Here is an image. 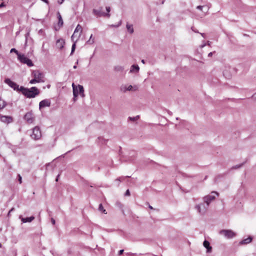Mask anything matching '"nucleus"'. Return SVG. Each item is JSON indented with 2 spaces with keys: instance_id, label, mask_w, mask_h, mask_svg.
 <instances>
[{
  "instance_id": "nucleus-54",
  "label": "nucleus",
  "mask_w": 256,
  "mask_h": 256,
  "mask_svg": "<svg viewBox=\"0 0 256 256\" xmlns=\"http://www.w3.org/2000/svg\"><path fill=\"white\" fill-rule=\"evenodd\" d=\"M252 97L254 98H256V92L254 94V95L252 96Z\"/></svg>"
},
{
  "instance_id": "nucleus-20",
  "label": "nucleus",
  "mask_w": 256,
  "mask_h": 256,
  "mask_svg": "<svg viewBox=\"0 0 256 256\" xmlns=\"http://www.w3.org/2000/svg\"><path fill=\"white\" fill-rule=\"evenodd\" d=\"M252 237L249 236V237H248L242 240L240 242V244H249L250 242H251V241L252 240Z\"/></svg>"
},
{
  "instance_id": "nucleus-46",
  "label": "nucleus",
  "mask_w": 256,
  "mask_h": 256,
  "mask_svg": "<svg viewBox=\"0 0 256 256\" xmlns=\"http://www.w3.org/2000/svg\"><path fill=\"white\" fill-rule=\"evenodd\" d=\"M214 52H210L208 54V57H210L212 56V54H213Z\"/></svg>"
},
{
  "instance_id": "nucleus-26",
  "label": "nucleus",
  "mask_w": 256,
  "mask_h": 256,
  "mask_svg": "<svg viewBox=\"0 0 256 256\" xmlns=\"http://www.w3.org/2000/svg\"><path fill=\"white\" fill-rule=\"evenodd\" d=\"M78 40V39H76V40H74V42L72 45V50H71V53H70V55L74 53V52L75 50V49H76V41Z\"/></svg>"
},
{
  "instance_id": "nucleus-49",
  "label": "nucleus",
  "mask_w": 256,
  "mask_h": 256,
  "mask_svg": "<svg viewBox=\"0 0 256 256\" xmlns=\"http://www.w3.org/2000/svg\"><path fill=\"white\" fill-rule=\"evenodd\" d=\"M206 46V44H202V45L200 46V47H201L202 48H204V46Z\"/></svg>"
},
{
  "instance_id": "nucleus-5",
  "label": "nucleus",
  "mask_w": 256,
  "mask_h": 256,
  "mask_svg": "<svg viewBox=\"0 0 256 256\" xmlns=\"http://www.w3.org/2000/svg\"><path fill=\"white\" fill-rule=\"evenodd\" d=\"M219 233L227 238H232L236 236V234L230 230H222Z\"/></svg>"
},
{
  "instance_id": "nucleus-36",
  "label": "nucleus",
  "mask_w": 256,
  "mask_h": 256,
  "mask_svg": "<svg viewBox=\"0 0 256 256\" xmlns=\"http://www.w3.org/2000/svg\"><path fill=\"white\" fill-rule=\"evenodd\" d=\"M116 205L117 206L120 208V209H122L123 208V205L120 202H116Z\"/></svg>"
},
{
  "instance_id": "nucleus-13",
  "label": "nucleus",
  "mask_w": 256,
  "mask_h": 256,
  "mask_svg": "<svg viewBox=\"0 0 256 256\" xmlns=\"http://www.w3.org/2000/svg\"><path fill=\"white\" fill-rule=\"evenodd\" d=\"M50 100L49 99H45L40 101L39 103V108L40 110L46 106H50Z\"/></svg>"
},
{
  "instance_id": "nucleus-40",
  "label": "nucleus",
  "mask_w": 256,
  "mask_h": 256,
  "mask_svg": "<svg viewBox=\"0 0 256 256\" xmlns=\"http://www.w3.org/2000/svg\"><path fill=\"white\" fill-rule=\"evenodd\" d=\"M106 12H107V13L106 14H110V6H106Z\"/></svg>"
},
{
  "instance_id": "nucleus-6",
  "label": "nucleus",
  "mask_w": 256,
  "mask_h": 256,
  "mask_svg": "<svg viewBox=\"0 0 256 256\" xmlns=\"http://www.w3.org/2000/svg\"><path fill=\"white\" fill-rule=\"evenodd\" d=\"M30 136L32 139L35 140H39L41 138V131L38 126H36L33 128L32 133Z\"/></svg>"
},
{
  "instance_id": "nucleus-28",
  "label": "nucleus",
  "mask_w": 256,
  "mask_h": 256,
  "mask_svg": "<svg viewBox=\"0 0 256 256\" xmlns=\"http://www.w3.org/2000/svg\"><path fill=\"white\" fill-rule=\"evenodd\" d=\"M139 118H140L139 116H134V117L129 116L128 118V120H130L132 122H134V121L138 120Z\"/></svg>"
},
{
  "instance_id": "nucleus-48",
  "label": "nucleus",
  "mask_w": 256,
  "mask_h": 256,
  "mask_svg": "<svg viewBox=\"0 0 256 256\" xmlns=\"http://www.w3.org/2000/svg\"><path fill=\"white\" fill-rule=\"evenodd\" d=\"M200 35L204 38H205V34L204 33H200Z\"/></svg>"
},
{
  "instance_id": "nucleus-39",
  "label": "nucleus",
  "mask_w": 256,
  "mask_h": 256,
  "mask_svg": "<svg viewBox=\"0 0 256 256\" xmlns=\"http://www.w3.org/2000/svg\"><path fill=\"white\" fill-rule=\"evenodd\" d=\"M126 196H130V192L129 190H127L125 194Z\"/></svg>"
},
{
  "instance_id": "nucleus-19",
  "label": "nucleus",
  "mask_w": 256,
  "mask_h": 256,
  "mask_svg": "<svg viewBox=\"0 0 256 256\" xmlns=\"http://www.w3.org/2000/svg\"><path fill=\"white\" fill-rule=\"evenodd\" d=\"M72 88H73L74 96L78 97V93H79L78 88L74 86V84H72Z\"/></svg>"
},
{
  "instance_id": "nucleus-52",
  "label": "nucleus",
  "mask_w": 256,
  "mask_h": 256,
  "mask_svg": "<svg viewBox=\"0 0 256 256\" xmlns=\"http://www.w3.org/2000/svg\"><path fill=\"white\" fill-rule=\"evenodd\" d=\"M210 44H211V42H209V41H208V42H207V44H208V46H210Z\"/></svg>"
},
{
  "instance_id": "nucleus-21",
  "label": "nucleus",
  "mask_w": 256,
  "mask_h": 256,
  "mask_svg": "<svg viewBox=\"0 0 256 256\" xmlns=\"http://www.w3.org/2000/svg\"><path fill=\"white\" fill-rule=\"evenodd\" d=\"M57 15H58V26L60 27H61L63 26V24H64L63 20H62V17L59 12H58Z\"/></svg>"
},
{
  "instance_id": "nucleus-43",
  "label": "nucleus",
  "mask_w": 256,
  "mask_h": 256,
  "mask_svg": "<svg viewBox=\"0 0 256 256\" xmlns=\"http://www.w3.org/2000/svg\"><path fill=\"white\" fill-rule=\"evenodd\" d=\"M51 222H52V224L53 225L55 224L56 221H55V220H54V218H51Z\"/></svg>"
},
{
  "instance_id": "nucleus-56",
  "label": "nucleus",
  "mask_w": 256,
  "mask_h": 256,
  "mask_svg": "<svg viewBox=\"0 0 256 256\" xmlns=\"http://www.w3.org/2000/svg\"><path fill=\"white\" fill-rule=\"evenodd\" d=\"M59 176H60V175L58 174V175L57 176V177H56V182H57V181H58V178Z\"/></svg>"
},
{
  "instance_id": "nucleus-61",
  "label": "nucleus",
  "mask_w": 256,
  "mask_h": 256,
  "mask_svg": "<svg viewBox=\"0 0 256 256\" xmlns=\"http://www.w3.org/2000/svg\"><path fill=\"white\" fill-rule=\"evenodd\" d=\"M2 246V244H0V248Z\"/></svg>"
},
{
  "instance_id": "nucleus-55",
  "label": "nucleus",
  "mask_w": 256,
  "mask_h": 256,
  "mask_svg": "<svg viewBox=\"0 0 256 256\" xmlns=\"http://www.w3.org/2000/svg\"><path fill=\"white\" fill-rule=\"evenodd\" d=\"M141 62H142V64H145V62H145V60H142Z\"/></svg>"
},
{
  "instance_id": "nucleus-16",
  "label": "nucleus",
  "mask_w": 256,
  "mask_h": 256,
  "mask_svg": "<svg viewBox=\"0 0 256 256\" xmlns=\"http://www.w3.org/2000/svg\"><path fill=\"white\" fill-rule=\"evenodd\" d=\"M203 245L204 247L206 248V252L208 253H210L212 252V248L210 246V244L208 241L206 240H204L203 242Z\"/></svg>"
},
{
  "instance_id": "nucleus-1",
  "label": "nucleus",
  "mask_w": 256,
  "mask_h": 256,
  "mask_svg": "<svg viewBox=\"0 0 256 256\" xmlns=\"http://www.w3.org/2000/svg\"><path fill=\"white\" fill-rule=\"evenodd\" d=\"M20 91L23 95L27 98H34L40 94L39 90L36 86H32L30 88L20 86Z\"/></svg>"
},
{
  "instance_id": "nucleus-32",
  "label": "nucleus",
  "mask_w": 256,
  "mask_h": 256,
  "mask_svg": "<svg viewBox=\"0 0 256 256\" xmlns=\"http://www.w3.org/2000/svg\"><path fill=\"white\" fill-rule=\"evenodd\" d=\"M10 52H14L16 53L17 56H18V54H20L14 48H12L10 50Z\"/></svg>"
},
{
  "instance_id": "nucleus-60",
  "label": "nucleus",
  "mask_w": 256,
  "mask_h": 256,
  "mask_svg": "<svg viewBox=\"0 0 256 256\" xmlns=\"http://www.w3.org/2000/svg\"><path fill=\"white\" fill-rule=\"evenodd\" d=\"M78 64V60H77V62H76V64Z\"/></svg>"
},
{
  "instance_id": "nucleus-50",
  "label": "nucleus",
  "mask_w": 256,
  "mask_h": 256,
  "mask_svg": "<svg viewBox=\"0 0 256 256\" xmlns=\"http://www.w3.org/2000/svg\"><path fill=\"white\" fill-rule=\"evenodd\" d=\"M73 100L74 102H76L77 100V97L74 96Z\"/></svg>"
},
{
  "instance_id": "nucleus-4",
  "label": "nucleus",
  "mask_w": 256,
  "mask_h": 256,
  "mask_svg": "<svg viewBox=\"0 0 256 256\" xmlns=\"http://www.w3.org/2000/svg\"><path fill=\"white\" fill-rule=\"evenodd\" d=\"M18 60L20 62L26 64L27 66L30 67L34 65L32 62L23 54H18Z\"/></svg>"
},
{
  "instance_id": "nucleus-18",
  "label": "nucleus",
  "mask_w": 256,
  "mask_h": 256,
  "mask_svg": "<svg viewBox=\"0 0 256 256\" xmlns=\"http://www.w3.org/2000/svg\"><path fill=\"white\" fill-rule=\"evenodd\" d=\"M140 70V68L138 64H133L131 66L130 72L138 73Z\"/></svg>"
},
{
  "instance_id": "nucleus-37",
  "label": "nucleus",
  "mask_w": 256,
  "mask_h": 256,
  "mask_svg": "<svg viewBox=\"0 0 256 256\" xmlns=\"http://www.w3.org/2000/svg\"><path fill=\"white\" fill-rule=\"evenodd\" d=\"M18 180L20 184H22V177L21 176L20 174H18Z\"/></svg>"
},
{
  "instance_id": "nucleus-25",
  "label": "nucleus",
  "mask_w": 256,
  "mask_h": 256,
  "mask_svg": "<svg viewBox=\"0 0 256 256\" xmlns=\"http://www.w3.org/2000/svg\"><path fill=\"white\" fill-rule=\"evenodd\" d=\"M196 8L202 11V10L203 8H206V12H208L209 10V7L207 6H198L196 7Z\"/></svg>"
},
{
  "instance_id": "nucleus-35",
  "label": "nucleus",
  "mask_w": 256,
  "mask_h": 256,
  "mask_svg": "<svg viewBox=\"0 0 256 256\" xmlns=\"http://www.w3.org/2000/svg\"><path fill=\"white\" fill-rule=\"evenodd\" d=\"M121 24H122V20H120V21L118 22V24H116V25H115V24H112V25L110 26H111V27L118 28V27L120 26Z\"/></svg>"
},
{
  "instance_id": "nucleus-45",
  "label": "nucleus",
  "mask_w": 256,
  "mask_h": 256,
  "mask_svg": "<svg viewBox=\"0 0 256 256\" xmlns=\"http://www.w3.org/2000/svg\"><path fill=\"white\" fill-rule=\"evenodd\" d=\"M64 0H58V2L59 4H62V2H64Z\"/></svg>"
},
{
  "instance_id": "nucleus-38",
  "label": "nucleus",
  "mask_w": 256,
  "mask_h": 256,
  "mask_svg": "<svg viewBox=\"0 0 256 256\" xmlns=\"http://www.w3.org/2000/svg\"><path fill=\"white\" fill-rule=\"evenodd\" d=\"M242 164H239V165H236L235 166H234L232 167V169H236V168H240V167H241L242 166Z\"/></svg>"
},
{
  "instance_id": "nucleus-27",
  "label": "nucleus",
  "mask_w": 256,
  "mask_h": 256,
  "mask_svg": "<svg viewBox=\"0 0 256 256\" xmlns=\"http://www.w3.org/2000/svg\"><path fill=\"white\" fill-rule=\"evenodd\" d=\"M98 210L105 214H106V210L104 208L102 204H99V206H98Z\"/></svg>"
},
{
  "instance_id": "nucleus-17",
  "label": "nucleus",
  "mask_w": 256,
  "mask_h": 256,
  "mask_svg": "<svg viewBox=\"0 0 256 256\" xmlns=\"http://www.w3.org/2000/svg\"><path fill=\"white\" fill-rule=\"evenodd\" d=\"M34 216H31L30 217H28V218H22V216H20V218L22 222L24 223H26V222H32L34 219Z\"/></svg>"
},
{
  "instance_id": "nucleus-29",
  "label": "nucleus",
  "mask_w": 256,
  "mask_h": 256,
  "mask_svg": "<svg viewBox=\"0 0 256 256\" xmlns=\"http://www.w3.org/2000/svg\"><path fill=\"white\" fill-rule=\"evenodd\" d=\"M92 34H91L90 36V39L88 40L86 42V43L88 44H93L94 42V39H92Z\"/></svg>"
},
{
  "instance_id": "nucleus-10",
  "label": "nucleus",
  "mask_w": 256,
  "mask_h": 256,
  "mask_svg": "<svg viewBox=\"0 0 256 256\" xmlns=\"http://www.w3.org/2000/svg\"><path fill=\"white\" fill-rule=\"evenodd\" d=\"M32 76L40 82H44V75L38 70H34L32 72Z\"/></svg>"
},
{
  "instance_id": "nucleus-42",
  "label": "nucleus",
  "mask_w": 256,
  "mask_h": 256,
  "mask_svg": "<svg viewBox=\"0 0 256 256\" xmlns=\"http://www.w3.org/2000/svg\"><path fill=\"white\" fill-rule=\"evenodd\" d=\"M6 6V5L4 4V2H2V3H1V4H0V8H3V7H4V6Z\"/></svg>"
},
{
  "instance_id": "nucleus-9",
  "label": "nucleus",
  "mask_w": 256,
  "mask_h": 256,
  "mask_svg": "<svg viewBox=\"0 0 256 256\" xmlns=\"http://www.w3.org/2000/svg\"><path fill=\"white\" fill-rule=\"evenodd\" d=\"M92 12L94 15L98 16H107L108 18L110 16V14H106L102 12V7L99 8L98 9H94Z\"/></svg>"
},
{
  "instance_id": "nucleus-23",
  "label": "nucleus",
  "mask_w": 256,
  "mask_h": 256,
  "mask_svg": "<svg viewBox=\"0 0 256 256\" xmlns=\"http://www.w3.org/2000/svg\"><path fill=\"white\" fill-rule=\"evenodd\" d=\"M78 90H79L80 94L82 97H84V88L83 86H82V85L78 84Z\"/></svg>"
},
{
  "instance_id": "nucleus-24",
  "label": "nucleus",
  "mask_w": 256,
  "mask_h": 256,
  "mask_svg": "<svg viewBox=\"0 0 256 256\" xmlns=\"http://www.w3.org/2000/svg\"><path fill=\"white\" fill-rule=\"evenodd\" d=\"M114 69L116 72H122L124 70V68L121 66H116L114 67Z\"/></svg>"
},
{
  "instance_id": "nucleus-11",
  "label": "nucleus",
  "mask_w": 256,
  "mask_h": 256,
  "mask_svg": "<svg viewBox=\"0 0 256 256\" xmlns=\"http://www.w3.org/2000/svg\"><path fill=\"white\" fill-rule=\"evenodd\" d=\"M82 27L80 24H78V26H76V28H75V30L74 31V32L73 34L71 36L72 40V42H74V38L76 36H77L78 32H80L79 34H78V38H77V39H78V38L81 36V34L82 33Z\"/></svg>"
},
{
  "instance_id": "nucleus-12",
  "label": "nucleus",
  "mask_w": 256,
  "mask_h": 256,
  "mask_svg": "<svg viewBox=\"0 0 256 256\" xmlns=\"http://www.w3.org/2000/svg\"><path fill=\"white\" fill-rule=\"evenodd\" d=\"M24 119L28 123L32 124L34 120V116L32 112H28L24 116Z\"/></svg>"
},
{
  "instance_id": "nucleus-53",
  "label": "nucleus",
  "mask_w": 256,
  "mask_h": 256,
  "mask_svg": "<svg viewBox=\"0 0 256 256\" xmlns=\"http://www.w3.org/2000/svg\"><path fill=\"white\" fill-rule=\"evenodd\" d=\"M206 8H203V10H202V12H204L206 13V12H206Z\"/></svg>"
},
{
  "instance_id": "nucleus-47",
  "label": "nucleus",
  "mask_w": 256,
  "mask_h": 256,
  "mask_svg": "<svg viewBox=\"0 0 256 256\" xmlns=\"http://www.w3.org/2000/svg\"><path fill=\"white\" fill-rule=\"evenodd\" d=\"M44 32V31L42 29H40L38 31V34H42Z\"/></svg>"
},
{
  "instance_id": "nucleus-2",
  "label": "nucleus",
  "mask_w": 256,
  "mask_h": 256,
  "mask_svg": "<svg viewBox=\"0 0 256 256\" xmlns=\"http://www.w3.org/2000/svg\"><path fill=\"white\" fill-rule=\"evenodd\" d=\"M218 196V192L216 191H212L211 192L210 194L207 195L202 198L203 202L207 204V205L209 206L210 202L214 200L216 196Z\"/></svg>"
},
{
  "instance_id": "nucleus-57",
  "label": "nucleus",
  "mask_w": 256,
  "mask_h": 256,
  "mask_svg": "<svg viewBox=\"0 0 256 256\" xmlns=\"http://www.w3.org/2000/svg\"><path fill=\"white\" fill-rule=\"evenodd\" d=\"M13 210H14V208H12V209L9 211L8 214H10V212H12V211Z\"/></svg>"
},
{
  "instance_id": "nucleus-7",
  "label": "nucleus",
  "mask_w": 256,
  "mask_h": 256,
  "mask_svg": "<svg viewBox=\"0 0 256 256\" xmlns=\"http://www.w3.org/2000/svg\"><path fill=\"white\" fill-rule=\"evenodd\" d=\"M4 82L8 85L11 88H13L14 90H16L17 92L20 91V87L15 82L11 80L10 78H7L4 80Z\"/></svg>"
},
{
  "instance_id": "nucleus-31",
  "label": "nucleus",
  "mask_w": 256,
  "mask_h": 256,
  "mask_svg": "<svg viewBox=\"0 0 256 256\" xmlns=\"http://www.w3.org/2000/svg\"><path fill=\"white\" fill-rule=\"evenodd\" d=\"M223 74L224 76L226 78H230V77H231V75L230 74H227V71L226 70H224L223 72Z\"/></svg>"
},
{
  "instance_id": "nucleus-44",
  "label": "nucleus",
  "mask_w": 256,
  "mask_h": 256,
  "mask_svg": "<svg viewBox=\"0 0 256 256\" xmlns=\"http://www.w3.org/2000/svg\"><path fill=\"white\" fill-rule=\"evenodd\" d=\"M123 252H124V250H121L118 252V254L121 255L123 254Z\"/></svg>"
},
{
  "instance_id": "nucleus-58",
  "label": "nucleus",
  "mask_w": 256,
  "mask_h": 256,
  "mask_svg": "<svg viewBox=\"0 0 256 256\" xmlns=\"http://www.w3.org/2000/svg\"><path fill=\"white\" fill-rule=\"evenodd\" d=\"M148 208H149L150 209H153V208H152L151 206H150V205H149Z\"/></svg>"
},
{
  "instance_id": "nucleus-34",
  "label": "nucleus",
  "mask_w": 256,
  "mask_h": 256,
  "mask_svg": "<svg viewBox=\"0 0 256 256\" xmlns=\"http://www.w3.org/2000/svg\"><path fill=\"white\" fill-rule=\"evenodd\" d=\"M36 82H40L39 81H38L36 79L34 78L33 79L30 80V83L31 84H34Z\"/></svg>"
},
{
  "instance_id": "nucleus-30",
  "label": "nucleus",
  "mask_w": 256,
  "mask_h": 256,
  "mask_svg": "<svg viewBox=\"0 0 256 256\" xmlns=\"http://www.w3.org/2000/svg\"><path fill=\"white\" fill-rule=\"evenodd\" d=\"M6 104L5 102L0 100V110L2 109L6 106Z\"/></svg>"
},
{
  "instance_id": "nucleus-15",
  "label": "nucleus",
  "mask_w": 256,
  "mask_h": 256,
  "mask_svg": "<svg viewBox=\"0 0 256 256\" xmlns=\"http://www.w3.org/2000/svg\"><path fill=\"white\" fill-rule=\"evenodd\" d=\"M65 44V42L64 39L60 38L56 40V46L58 48L62 50Z\"/></svg>"
},
{
  "instance_id": "nucleus-8",
  "label": "nucleus",
  "mask_w": 256,
  "mask_h": 256,
  "mask_svg": "<svg viewBox=\"0 0 256 256\" xmlns=\"http://www.w3.org/2000/svg\"><path fill=\"white\" fill-rule=\"evenodd\" d=\"M120 90L123 92H126V91H136L138 90L137 86L132 85H122L120 88Z\"/></svg>"
},
{
  "instance_id": "nucleus-14",
  "label": "nucleus",
  "mask_w": 256,
  "mask_h": 256,
  "mask_svg": "<svg viewBox=\"0 0 256 256\" xmlns=\"http://www.w3.org/2000/svg\"><path fill=\"white\" fill-rule=\"evenodd\" d=\"M0 120L4 123L9 124L12 121V118L11 116H0Z\"/></svg>"
},
{
  "instance_id": "nucleus-3",
  "label": "nucleus",
  "mask_w": 256,
  "mask_h": 256,
  "mask_svg": "<svg viewBox=\"0 0 256 256\" xmlns=\"http://www.w3.org/2000/svg\"><path fill=\"white\" fill-rule=\"evenodd\" d=\"M208 206L204 202L200 204H196L194 206V208L197 210L200 215H204L208 210Z\"/></svg>"
},
{
  "instance_id": "nucleus-59",
  "label": "nucleus",
  "mask_w": 256,
  "mask_h": 256,
  "mask_svg": "<svg viewBox=\"0 0 256 256\" xmlns=\"http://www.w3.org/2000/svg\"><path fill=\"white\" fill-rule=\"evenodd\" d=\"M76 68H77V66H76V65H74V68L76 69Z\"/></svg>"
},
{
  "instance_id": "nucleus-41",
  "label": "nucleus",
  "mask_w": 256,
  "mask_h": 256,
  "mask_svg": "<svg viewBox=\"0 0 256 256\" xmlns=\"http://www.w3.org/2000/svg\"><path fill=\"white\" fill-rule=\"evenodd\" d=\"M191 29L193 32L196 33H199V32L196 29H195L194 27H192Z\"/></svg>"
},
{
  "instance_id": "nucleus-51",
  "label": "nucleus",
  "mask_w": 256,
  "mask_h": 256,
  "mask_svg": "<svg viewBox=\"0 0 256 256\" xmlns=\"http://www.w3.org/2000/svg\"><path fill=\"white\" fill-rule=\"evenodd\" d=\"M73 100L74 102H76L77 100V97L74 96Z\"/></svg>"
},
{
  "instance_id": "nucleus-22",
  "label": "nucleus",
  "mask_w": 256,
  "mask_h": 256,
  "mask_svg": "<svg viewBox=\"0 0 256 256\" xmlns=\"http://www.w3.org/2000/svg\"><path fill=\"white\" fill-rule=\"evenodd\" d=\"M126 28L130 34H132L134 32V30L132 24H130L128 22H127L126 25Z\"/></svg>"
},
{
  "instance_id": "nucleus-33",
  "label": "nucleus",
  "mask_w": 256,
  "mask_h": 256,
  "mask_svg": "<svg viewBox=\"0 0 256 256\" xmlns=\"http://www.w3.org/2000/svg\"><path fill=\"white\" fill-rule=\"evenodd\" d=\"M128 178H129V176H121V177H120L119 178H117L116 179V180H118L119 182H122L123 180H124V179Z\"/></svg>"
}]
</instances>
